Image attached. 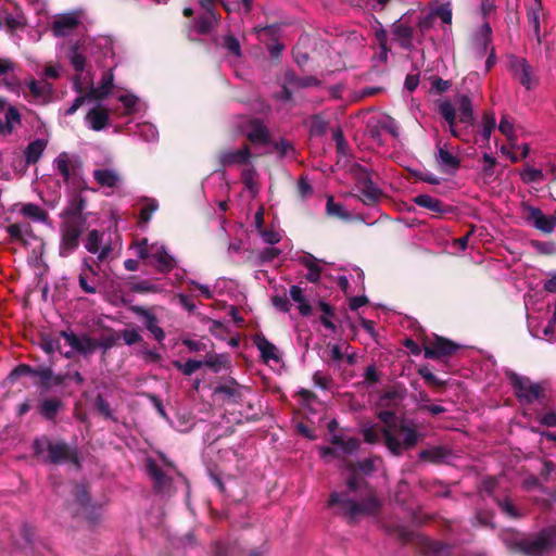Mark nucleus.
I'll return each mask as SVG.
<instances>
[{"label": "nucleus", "instance_id": "obj_2", "mask_svg": "<svg viewBox=\"0 0 556 556\" xmlns=\"http://www.w3.org/2000/svg\"><path fill=\"white\" fill-rule=\"evenodd\" d=\"M328 506H338L340 514L348 519V523L354 526L361 516H374L380 510V502L375 495H369L361 502L350 498L348 492H332L328 500Z\"/></svg>", "mask_w": 556, "mask_h": 556}, {"label": "nucleus", "instance_id": "obj_31", "mask_svg": "<svg viewBox=\"0 0 556 556\" xmlns=\"http://www.w3.org/2000/svg\"><path fill=\"white\" fill-rule=\"evenodd\" d=\"M86 121L92 130L100 131L109 123V111L100 105L92 108L87 113Z\"/></svg>", "mask_w": 556, "mask_h": 556}, {"label": "nucleus", "instance_id": "obj_4", "mask_svg": "<svg viewBox=\"0 0 556 556\" xmlns=\"http://www.w3.org/2000/svg\"><path fill=\"white\" fill-rule=\"evenodd\" d=\"M505 544L514 553L541 556L556 546V528L543 529L531 539L511 535L505 539Z\"/></svg>", "mask_w": 556, "mask_h": 556}, {"label": "nucleus", "instance_id": "obj_7", "mask_svg": "<svg viewBox=\"0 0 556 556\" xmlns=\"http://www.w3.org/2000/svg\"><path fill=\"white\" fill-rule=\"evenodd\" d=\"M86 228L87 226L79 225L77 223H67L62 220L60 225L59 245V255L61 257H68L79 248L80 237Z\"/></svg>", "mask_w": 556, "mask_h": 556}, {"label": "nucleus", "instance_id": "obj_56", "mask_svg": "<svg viewBox=\"0 0 556 556\" xmlns=\"http://www.w3.org/2000/svg\"><path fill=\"white\" fill-rule=\"evenodd\" d=\"M103 233L97 229H92L88 232L85 241V248L88 252L96 254L99 252Z\"/></svg>", "mask_w": 556, "mask_h": 556}, {"label": "nucleus", "instance_id": "obj_27", "mask_svg": "<svg viewBox=\"0 0 556 556\" xmlns=\"http://www.w3.org/2000/svg\"><path fill=\"white\" fill-rule=\"evenodd\" d=\"M253 342L260 350L261 356L265 362L270 359L276 362L279 361L277 348L271 342H269L262 332L254 336Z\"/></svg>", "mask_w": 556, "mask_h": 556}, {"label": "nucleus", "instance_id": "obj_8", "mask_svg": "<svg viewBox=\"0 0 556 556\" xmlns=\"http://www.w3.org/2000/svg\"><path fill=\"white\" fill-rule=\"evenodd\" d=\"M87 199L80 192H73L66 207L60 214L63 222L87 226L88 213H85Z\"/></svg>", "mask_w": 556, "mask_h": 556}, {"label": "nucleus", "instance_id": "obj_37", "mask_svg": "<svg viewBox=\"0 0 556 556\" xmlns=\"http://www.w3.org/2000/svg\"><path fill=\"white\" fill-rule=\"evenodd\" d=\"M93 178L101 187L114 188L121 181L119 175L113 169H96Z\"/></svg>", "mask_w": 556, "mask_h": 556}, {"label": "nucleus", "instance_id": "obj_18", "mask_svg": "<svg viewBox=\"0 0 556 556\" xmlns=\"http://www.w3.org/2000/svg\"><path fill=\"white\" fill-rule=\"evenodd\" d=\"M407 390L402 384H394L383 390L379 396V406L386 408H393L400 405L405 399Z\"/></svg>", "mask_w": 556, "mask_h": 556}, {"label": "nucleus", "instance_id": "obj_47", "mask_svg": "<svg viewBox=\"0 0 556 556\" xmlns=\"http://www.w3.org/2000/svg\"><path fill=\"white\" fill-rule=\"evenodd\" d=\"M27 86L35 98H46L52 92V85L46 80L37 81L31 79Z\"/></svg>", "mask_w": 556, "mask_h": 556}, {"label": "nucleus", "instance_id": "obj_11", "mask_svg": "<svg viewBox=\"0 0 556 556\" xmlns=\"http://www.w3.org/2000/svg\"><path fill=\"white\" fill-rule=\"evenodd\" d=\"M523 210L528 213L526 219L542 233H552L556 228V215L546 216L541 208L529 204H523Z\"/></svg>", "mask_w": 556, "mask_h": 556}, {"label": "nucleus", "instance_id": "obj_51", "mask_svg": "<svg viewBox=\"0 0 556 556\" xmlns=\"http://www.w3.org/2000/svg\"><path fill=\"white\" fill-rule=\"evenodd\" d=\"M235 545L226 541H214L211 544V556H233Z\"/></svg>", "mask_w": 556, "mask_h": 556}, {"label": "nucleus", "instance_id": "obj_26", "mask_svg": "<svg viewBox=\"0 0 556 556\" xmlns=\"http://www.w3.org/2000/svg\"><path fill=\"white\" fill-rule=\"evenodd\" d=\"M147 472L153 480L154 489L162 492L172 481V479L162 470L153 459L147 460Z\"/></svg>", "mask_w": 556, "mask_h": 556}, {"label": "nucleus", "instance_id": "obj_63", "mask_svg": "<svg viewBox=\"0 0 556 556\" xmlns=\"http://www.w3.org/2000/svg\"><path fill=\"white\" fill-rule=\"evenodd\" d=\"M498 130L508 139L513 146H515L517 137L514 131V124L508 119L506 115L502 116Z\"/></svg>", "mask_w": 556, "mask_h": 556}, {"label": "nucleus", "instance_id": "obj_23", "mask_svg": "<svg viewBox=\"0 0 556 556\" xmlns=\"http://www.w3.org/2000/svg\"><path fill=\"white\" fill-rule=\"evenodd\" d=\"M71 65L74 67L77 75L74 78V88L77 92L83 91L80 75L86 67V56L78 51V46H72L68 53Z\"/></svg>", "mask_w": 556, "mask_h": 556}, {"label": "nucleus", "instance_id": "obj_64", "mask_svg": "<svg viewBox=\"0 0 556 556\" xmlns=\"http://www.w3.org/2000/svg\"><path fill=\"white\" fill-rule=\"evenodd\" d=\"M530 245L542 255H554L556 254L555 242H544L540 240H531Z\"/></svg>", "mask_w": 556, "mask_h": 556}, {"label": "nucleus", "instance_id": "obj_28", "mask_svg": "<svg viewBox=\"0 0 556 556\" xmlns=\"http://www.w3.org/2000/svg\"><path fill=\"white\" fill-rule=\"evenodd\" d=\"M113 81H114V75H113L112 71H106L102 75L99 86L91 87L88 90V97H90L94 100H103L111 92V89L113 87Z\"/></svg>", "mask_w": 556, "mask_h": 556}, {"label": "nucleus", "instance_id": "obj_35", "mask_svg": "<svg viewBox=\"0 0 556 556\" xmlns=\"http://www.w3.org/2000/svg\"><path fill=\"white\" fill-rule=\"evenodd\" d=\"M300 264L308 269L306 279L309 282H317L321 276V267L318 265V260L311 253H306L299 258Z\"/></svg>", "mask_w": 556, "mask_h": 556}, {"label": "nucleus", "instance_id": "obj_48", "mask_svg": "<svg viewBox=\"0 0 556 556\" xmlns=\"http://www.w3.org/2000/svg\"><path fill=\"white\" fill-rule=\"evenodd\" d=\"M30 225L11 224L7 227V231L11 239L23 244H27L24 235L30 232Z\"/></svg>", "mask_w": 556, "mask_h": 556}, {"label": "nucleus", "instance_id": "obj_22", "mask_svg": "<svg viewBox=\"0 0 556 556\" xmlns=\"http://www.w3.org/2000/svg\"><path fill=\"white\" fill-rule=\"evenodd\" d=\"M458 110V121L462 124L473 125L476 122L471 99L468 94H458L455 98Z\"/></svg>", "mask_w": 556, "mask_h": 556}, {"label": "nucleus", "instance_id": "obj_44", "mask_svg": "<svg viewBox=\"0 0 556 556\" xmlns=\"http://www.w3.org/2000/svg\"><path fill=\"white\" fill-rule=\"evenodd\" d=\"M290 298L299 303L298 308L302 316H309L312 314V306L306 301L301 287L292 286L290 288Z\"/></svg>", "mask_w": 556, "mask_h": 556}, {"label": "nucleus", "instance_id": "obj_3", "mask_svg": "<svg viewBox=\"0 0 556 556\" xmlns=\"http://www.w3.org/2000/svg\"><path fill=\"white\" fill-rule=\"evenodd\" d=\"M36 457L43 464L60 465L72 463L79 466V457L76 447H72L63 440L53 441L47 435L36 438L33 442Z\"/></svg>", "mask_w": 556, "mask_h": 556}, {"label": "nucleus", "instance_id": "obj_14", "mask_svg": "<svg viewBox=\"0 0 556 556\" xmlns=\"http://www.w3.org/2000/svg\"><path fill=\"white\" fill-rule=\"evenodd\" d=\"M60 337L65 339L67 344L80 354H91L96 350V339L84 334L83 337L76 336L72 331L62 330Z\"/></svg>", "mask_w": 556, "mask_h": 556}, {"label": "nucleus", "instance_id": "obj_5", "mask_svg": "<svg viewBox=\"0 0 556 556\" xmlns=\"http://www.w3.org/2000/svg\"><path fill=\"white\" fill-rule=\"evenodd\" d=\"M506 376L513 387L514 394L521 404H532L545 397L540 383H533L530 378L518 375L515 371H507Z\"/></svg>", "mask_w": 556, "mask_h": 556}, {"label": "nucleus", "instance_id": "obj_58", "mask_svg": "<svg viewBox=\"0 0 556 556\" xmlns=\"http://www.w3.org/2000/svg\"><path fill=\"white\" fill-rule=\"evenodd\" d=\"M328 129V122L320 115H314L309 124L311 136L319 137L323 136Z\"/></svg>", "mask_w": 556, "mask_h": 556}, {"label": "nucleus", "instance_id": "obj_41", "mask_svg": "<svg viewBox=\"0 0 556 556\" xmlns=\"http://www.w3.org/2000/svg\"><path fill=\"white\" fill-rule=\"evenodd\" d=\"M434 24V15L427 14L424 16H418L415 22L416 25V42L421 45L425 40L426 34L433 27Z\"/></svg>", "mask_w": 556, "mask_h": 556}, {"label": "nucleus", "instance_id": "obj_10", "mask_svg": "<svg viewBox=\"0 0 556 556\" xmlns=\"http://www.w3.org/2000/svg\"><path fill=\"white\" fill-rule=\"evenodd\" d=\"M252 159L251 148L247 143L236 150L223 149L217 154V161L223 167L248 165Z\"/></svg>", "mask_w": 556, "mask_h": 556}, {"label": "nucleus", "instance_id": "obj_39", "mask_svg": "<svg viewBox=\"0 0 556 556\" xmlns=\"http://www.w3.org/2000/svg\"><path fill=\"white\" fill-rule=\"evenodd\" d=\"M318 308L323 312V315L319 317V321L323 324V326L326 329L336 333L338 330V327L332 320L336 317L334 307L332 305H330L329 303L320 300L318 302Z\"/></svg>", "mask_w": 556, "mask_h": 556}, {"label": "nucleus", "instance_id": "obj_59", "mask_svg": "<svg viewBox=\"0 0 556 556\" xmlns=\"http://www.w3.org/2000/svg\"><path fill=\"white\" fill-rule=\"evenodd\" d=\"M496 126V119L493 112H485L482 117V136L485 141L490 140L491 134Z\"/></svg>", "mask_w": 556, "mask_h": 556}, {"label": "nucleus", "instance_id": "obj_60", "mask_svg": "<svg viewBox=\"0 0 556 556\" xmlns=\"http://www.w3.org/2000/svg\"><path fill=\"white\" fill-rule=\"evenodd\" d=\"M327 214L333 217H338L341 219H345L349 217V213H346L343 208V205L334 202L332 197H329L326 203Z\"/></svg>", "mask_w": 556, "mask_h": 556}, {"label": "nucleus", "instance_id": "obj_53", "mask_svg": "<svg viewBox=\"0 0 556 556\" xmlns=\"http://www.w3.org/2000/svg\"><path fill=\"white\" fill-rule=\"evenodd\" d=\"M174 367L185 376H191L195 370L200 369L204 363L203 361H197L189 358L186 363L180 361L173 362Z\"/></svg>", "mask_w": 556, "mask_h": 556}, {"label": "nucleus", "instance_id": "obj_38", "mask_svg": "<svg viewBox=\"0 0 556 556\" xmlns=\"http://www.w3.org/2000/svg\"><path fill=\"white\" fill-rule=\"evenodd\" d=\"M47 147V142L43 139H36L28 143L24 151L26 164H36Z\"/></svg>", "mask_w": 556, "mask_h": 556}, {"label": "nucleus", "instance_id": "obj_49", "mask_svg": "<svg viewBox=\"0 0 556 556\" xmlns=\"http://www.w3.org/2000/svg\"><path fill=\"white\" fill-rule=\"evenodd\" d=\"M203 363L214 372H219L229 363V357L227 354H207Z\"/></svg>", "mask_w": 556, "mask_h": 556}, {"label": "nucleus", "instance_id": "obj_19", "mask_svg": "<svg viewBox=\"0 0 556 556\" xmlns=\"http://www.w3.org/2000/svg\"><path fill=\"white\" fill-rule=\"evenodd\" d=\"M247 139L252 144L268 146L271 143L270 132L261 119L251 122V129L247 134Z\"/></svg>", "mask_w": 556, "mask_h": 556}, {"label": "nucleus", "instance_id": "obj_42", "mask_svg": "<svg viewBox=\"0 0 556 556\" xmlns=\"http://www.w3.org/2000/svg\"><path fill=\"white\" fill-rule=\"evenodd\" d=\"M418 375L425 380L430 388L443 391L446 387V381L438 378L428 365L420 366L417 370Z\"/></svg>", "mask_w": 556, "mask_h": 556}, {"label": "nucleus", "instance_id": "obj_34", "mask_svg": "<svg viewBox=\"0 0 556 556\" xmlns=\"http://www.w3.org/2000/svg\"><path fill=\"white\" fill-rule=\"evenodd\" d=\"M435 160L440 167L442 168V170H456L460 167V160L457 156L450 153L446 150L445 146L442 147L438 144V153Z\"/></svg>", "mask_w": 556, "mask_h": 556}, {"label": "nucleus", "instance_id": "obj_24", "mask_svg": "<svg viewBox=\"0 0 556 556\" xmlns=\"http://www.w3.org/2000/svg\"><path fill=\"white\" fill-rule=\"evenodd\" d=\"M361 184V200L366 205H372L378 202L381 197L380 189L372 182L371 178L366 174L359 180Z\"/></svg>", "mask_w": 556, "mask_h": 556}, {"label": "nucleus", "instance_id": "obj_30", "mask_svg": "<svg viewBox=\"0 0 556 556\" xmlns=\"http://www.w3.org/2000/svg\"><path fill=\"white\" fill-rule=\"evenodd\" d=\"M438 112L444 118V121L448 124L450 131L452 136L458 137L459 134L456 130V109L454 104L448 100H442L438 102Z\"/></svg>", "mask_w": 556, "mask_h": 556}, {"label": "nucleus", "instance_id": "obj_13", "mask_svg": "<svg viewBox=\"0 0 556 556\" xmlns=\"http://www.w3.org/2000/svg\"><path fill=\"white\" fill-rule=\"evenodd\" d=\"M91 261L92 258L90 257L84 258L81 264V270L78 276V283L79 287L84 290V292L88 294H96V278L99 276V270L93 264L90 263Z\"/></svg>", "mask_w": 556, "mask_h": 556}, {"label": "nucleus", "instance_id": "obj_54", "mask_svg": "<svg viewBox=\"0 0 556 556\" xmlns=\"http://www.w3.org/2000/svg\"><path fill=\"white\" fill-rule=\"evenodd\" d=\"M3 22L10 33L22 29L26 26V21L22 12H18L15 16L5 13L3 16Z\"/></svg>", "mask_w": 556, "mask_h": 556}, {"label": "nucleus", "instance_id": "obj_33", "mask_svg": "<svg viewBox=\"0 0 556 556\" xmlns=\"http://www.w3.org/2000/svg\"><path fill=\"white\" fill-rule=\"evenodd\" d=\"M220 21L218 13H204L195 20V31L199 35H208Z\"/></svg>", "mask_w": 556, "mask_h": 556}, {"label": "nucleus", "instance_id": "obj_32", "mask_svg": "<svg viewBox=\"0 0 556 556\" xmlns=\"http://www.w3.org/2000/svg\"><path fill=\"white\" fill-rule=\"evenodd\" d=\"M452 452L448 447L438 445L430 448L421 450L418 454L420 460L429 462L432 464H440L444 462Z\"/></svg>", "mask_w": 556, "mask_h": 556}, {"label": "nucleus", "instance_id": "obj_29", "mask_svg": "<svg viewBox=\"0 0 556 556\" xmlns=\"http://www.w3.org/2000/svg\"><path fill=\"white\" fill-rule=\"evenodd\" d=\"M79 24L77 16L74 14H64L59 16L52 24V31L54 36L62 37L68 31L75 29Z\"/></svg>", "mask_w": 556, "mask_h": 556}, {"label": "nucleus", "instance_id": "obj_52", "mask_svg": "<svg viewBox=\"0 0 556 556\" xmlns=\"http://www.w3.org/2000/svg\"><path fill=\"white\" fill-rule=\"evenodd\" d=\"M542 11V8L531 7L527 11V18L529 25L533 28L534 35L536 37V41L539 45H541V34H540V13Z\"/></svg>", "mask_w": 556, "mask_h": 556}, {"label": "nucleus", "instance_id": "obj_9", "mask_svg": "<svg viewBox=\"0 0 556 556\" xmlns=\"http://www.w3.org/2000/svg\"><path fill=\"white\" fill-rule=\"evenodd\" d=\"M391 33L393 39L403 50L413 51L415 49L414 40L416 41V31L406 15H403L392 24Z\"/></svg>", "mask_w": 556, "mask_h": 556}, {"label": "nucleus", "instance_id": "obj_15", "mask_svg": "<svg viewBox=\"0 0 556 556\" xmlns=\"http://www.w3.org/2000/svg\"><path fill=\"white\" fill-rule=\"evenodd\" d=\"M130 311L143 318L144 327L153 334L155 340L159 342L163 341L165 338L164 330L157 325L159 320L156 316L151 313L149 309L143 306L132 305L130 306Z\"/></svg>", "mask_w": 556, "mask_h": 556}, {"label": "nucleus", "instance_id": "obj_40", "mask_svg": "<svg viewBox=\"0 0 556 556\" xmlns=\"http://www.w3.org/2000/svg\"><path fill=\"white\" fill-rule=\"evenodd\" d=\"M21 214L30 218L34 222L46 223L49 219V214L42 207L35 203H25L21 207Z\"/></svg>", "mask_w": 556, "mask_h": 556}, {"label": "nucleus", "instance_id": "obj_36", "mask_svg": "<svg viewBox=\"0 0 556 556\" xmlns=\"http://www.w3.org/2000/svg\"><path fill=\"white\" fill-rule=\"evenodd\" d=\"M214 393L226 395L232 403H239L242 397L239 383L233 378H230L227 383L216 386Z\"/></svg>", "mask_w": 556, "mask_h": 556}, {"label": "nucleus", "instance_id": "obj_57", "mask_svg": "<svg viewBox=\"0 0 556 556\" xmlns=\"http://www.w3.org/2000/svg\"><path fill=\"white\" fill-rule=\"evenodd\" d=\"M362 434L364 437V441L368 444H377L380 442L381 429L378 428L377 425L364 426L362 428Z\"/></svg>", "mask_w": 556, "mask_h": 556}, {"label": "nucleus", "instance_id": "obj_6", "mask_svg": "<svg viewBox=\"0 0 556 556\" xmlns=\"http://www.w3.org/2000/svg\"><path fill=\"white\" fill-rule=\"evenodd\" d=\"M460 345L447 338L434 334L424 341V357L433 361H445L455 355Z\"/></svg>", "mask_w": 556, "mask_h": 556}, {"label": "nucleus", "instance_id": "obj_50", "mask_svg": "<svg viewBox=\"0 0 556 556\" xmlns=\"http://www.w3.org/2000/svg\"><path fill=\"white\" fill-rule=\"evenodd\" d=\"M66 184L71 185V187L73 188V192L81 193L83 190L88 189L87 184L84 180L83 175H81V166L80 165L72 166L71 179H70V182H66Z\"/></svg>", "mask_w": 556, "mask_h": 556}, {"label": "nucleus", "instance_id": "obj_46", "mask_svg": "<svg viewBox=\"0 0 556 556\" xmlns=\"http://www.w3.org/2000/svg\"><path fill=\"white\" fill-rule=\"evenodd\" d=\"M54 163L64 182H70L72 166H77L78 164H72L66 153L59 154Z\"/></svg>", "mask_w": 556, "mask_h": 556}, {"label": "nucleus", "instance_id": "obj_16", "mask_svg": "<svg viewBox=\"0 0 556 556\" xmlns=\"http://www.w3.org/2000/svg\"><path fill=\"white\" fill-rule=\"evenodd\" d=\"M317 45L316 39L308 36L301 37L292 50L294 62L300 68H304L311 60V51Z\"/></svg>", "mask_w": 556, "mask_h": 556}, {"label": "nucleus", "instance_id": "obj_61", "mask_svg": "<svg viewBox=\"0 0 556 556\" xmlns=\"http://www.w3.org/2000/svg\"><path fill=\"white\" fill-rule=\"evenodd\" d=\"M110 331L109 336L102 337L100 340H96V349L101 348L106 352L117 344V341L121 339L119 333L112 329Z\"/></svg>", "mask_w": 556, "mask_h": 556}, {"label": "nucleus", "instance_id": "obj_55", "mask_svg": "<svg viewBox=\"0 0 556 556\" xmlns=\"http://www.w3.org/2000/svg\"><path fill=\"white\" fill-rule=\"evenodd\" d=\"M223 47L227 50L228 54L239 59L242 56V50L239 40L231 34L224 36Z\"/></svg>", "mask_w": 556, "mask_h": 556}, {"label": "nucleus", "instance_id": "obj_45", "mask_svg": "<svg viewBox=\"0 0 556 556\" xmlns=\"http://www.w3.org/2000/svg\"><path fill=\"white\" fill-rule=\"evenodd\" d=\"M496 505L503 514L511 519H519L522 517L520 510L515 506L509 497H495Z\"/></svg>", "mask_w": 556, "mask_h": 556}, {"label": "nucleus", "instance_id": "obj_20", "mask_svg": "<svg viewBox=\"0 0 556 556\" xmlns=\"http://www.w3.org/2000/svg\"><path fill=\"white\" fill-rule=\"evenodd\" d=\"M283 81L290 85L293 89H304L309 87H318L321 81L315 76H299L293 70H287L283 74Z\"/></svg>", "mask_w": 556, "mask_h": 556}, {"label": "nucleus", "instance_id": "obj_17", "mask_svg": "<svg viewBox=\"0 0 556 556\" xmlns=\"http://www.w3.org/2000/svg\"><path fill=\"white\" fill-rule=\"evenodd\" d=\"M64 408L65 403L61 399L55 396L46 397L41 400L37 407L39 415L43 419L52 422L56 421L59 413Z\"/></svg>", "mask_w": 556, "mask_h": 556}, {"label": "nucleus", "instance_id": "obj_12", "mask_svg": "<svg viewBox=\"0 0 556 556\" xmlns=\"http://www.w3.org/2000/svg\"><path fill=\"white\" fill-rule=\"evenodd\" d=\"M508 68L513 76L528 90L532 88V68L525 58L510 55L508 59Z\"/></svg>", "mask_w": 556, "mask_h": 556}, {"label": "nucleus", "instance_id": "obj_1", "mask_svg": "<svg viewBox=\"0 0 556 556\" xmlns=\"http://www.w3.org/2000/svg\"><path fill=\"white\" fill-rule=\"evenodd\" d=\"M377 417L384 425L381 434L384 445L393 456H402L404 451L414 448L422 439V434L404 420L397 424L396 414L390 408L380 410Z\"/></svg>", "mask_w": 556, "mask_h": 556}, {"label": "nucleus", "instance_id": "obj_25", "mask_svg": "<svg viewBox=\"0 0 556 556\" xmlns=\"http://www.w3.org/2000/svg\"><path fill=\"white\" fill-rule=\"evenodd\" d=\"M150 263L163 274L169 273L175 267L174 257L168 254L164 247L157 248L156 251L151 254Z\"/></svg>", "mask_w": 556, "mask_h": 556}, {"label": "nucleus", "instance_id": "obj_21", "mask_svg": "<svg viewBox=\"0 0 556 556\" xmlns=\"http://www.w3.org/2000/svg\"><path fill=\"white\" fill-rule=\"evenodd\" d=\"M414 202L439 215H444L453 212V206L444 204L441 200L432 198L429 194H419L415 197Z\"/></svg>", "mask_w": 556, "mask_h": 556}, {"label": "nucleus", "instance_id": "obj_62", "mask_svg": "<svg viewBox=\"0 0 556 556\" xmlns=\"http://www.w3.org/2000/svg\"><path fill=\"white\" fill-rule=\"evenodd\" d=\"M33 376L39 377V386L42 389L50 390L52 388L51 379L53 377V370L50 367L35 369Z\"/></svg>", "mask_w": 556, "mask_h": 556}, {"label": "nucleus", "instance_id": "obj_43", "mask_svg": "<svg viewBox=\"0 0 556 556\" xmlns=\"http://www.w3.org/2000/svg\"><path fill=\"white\" fill-rule=\"evenodd\" d=\"M135 279V276H130L126 282L129 290L134 293H156L160 291V288L150 280L134 281Z\"/></svg>", "mask_w": 556, "mask_h": 556}]
</instances>
